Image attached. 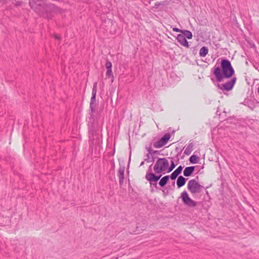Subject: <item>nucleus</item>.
Here are the masks:
<instances>
[{
  "instance_id": "1",
  "label": "nucleus",
  "mask_w": 259,
  "mask_h": 259,
  "mask_svg": "<svg viewBox=\"0 0 259 259\" xmlns=\"http://www.w3.org/2000/svg\"><path fill=\"white\" fill-rule=\"evenodd\" d=\"M213 73L216 77L217 80L221 82L224 78L231 79L226 82L222 84H218L219 88L222 91H231L235 84L237 78L233 75L235 71L231 65L230 61L226 59L221 60V67L214 66L213 67Z\"/></svg>"
},
{
  "instance_id": "2",
  "label": "nucleus",
  "mask_w": 259,
  "mask_h": 259,
  "mask_svg": "<svg viewBox=\"0 0 259 259\" xmlns=\"http://www.w3.org/2000/svg\"><path fill=\"white\" fill-rule=\"evenodd\" d=\"M152 164L149 166L145 176L146 179L149 182L150 186L158 189L157 182L161 177L162 174L167 173L169 162L165 157L158 158L153 166V173L151 170Z\"/></svg>"
},
{
  "instance_id": "3",
  "label": "nucleus",
  "mask_w": 259,
  "mask_h": 259,
  "mask_svg": "<svg viewBox=\"0 0 259 259\" xmlns=\"http://www.w3.org/2000/svg\"><path fill=\"white\" fill-rule=\"evenodd\" d=\"M29 5L41 17L48 19L52 18V12L55 8L54 5L46 4L44 0H30Z\"/></svg>"
},
{
  "instance_id": "4",
  "label": "nucleus",
  "mask_w": 259,
  "mask_h": 259,
  "mask_svg": "<svg viewBox=\"0 0 259 259\" xmlns=\"http://www.w3.org/2000/svg\"><path fill=\"white\" fill-rule=\"evenodd\" d=\"M198 177L197 176L195 179L190 180L188 183V189L192 194L199 193L203 188V187L198 183Z\"/></svg>"
},
{
  "instance_id": "5",
  "label": "nucleus",
  "mask_w": 259,
  "mask_h": 259,
  "mask_svg": "<svg viewBox=\"0 0 259 259\" xmlns=\"http://www.w3.org/2000/svg\"><path fill=\"white\" fill-rule=\"evenodd\" d=\"M181 198L184 204L189 207H194L197 205V203L189 197L186 191L181 193Z\"/></svg>"
},
{
  "instance_id": "6",
  "label": "nucleus",
  "mask_w": 259,
  "mask_h": 259,
  "mask_svg": "<svg viewBox=\"0 0 259 259\" xmlns=\"http://www.w3.org/2000/svg\"><path fill=\"white\" fill-rule=\"evenodd\" d=\"M97 92V82L94 83L93 88L92 90V96L91 99V102L90 104V108L91 110V115L95 112V105L94 103L96 101V94Z\"/></svg>"
},
{
  "instance_id": "7",
  "label": "nucleus",
  "mask_w": 259,
  "mask_h": 259,
  "mask_svg": "<svg viewBox=\"0 0 259 259\" xmlns=\"http://www.w3.org/2000/svg\"><path fill=\"white\" fill-rule=\"evenodd\" d=\"M177 39L182 46L187 48H189L188 42L186 39V37L184 36V35H182V34H178L177 37Z\"/></svg>"
},
{
  "instance_id": "8",
  "label": "nucleus",
  "mask_w": 259,
  "mask_h": 259,
  "mask_svg": "<svg viewBox=\"0 0 259 259\" xmlns=\"http://www.w3.org/2000/svg\"><path fill=\"white\" fill-rule=\"evenodd\" d=\"M124 170L125 167L124 166H120L118 170L117 176L119 178L120 185H122L123 183Z\"/></svg>"
},
{
  "instance_id": "9",
  "label": "nucleus",
  "mask_w": 259,
  "mask_h": 259,
  "mask_svg": "<svg viewBox=\"0 0 259 259\" xmlns=\"http://www.w3.org/2000/svg\"><path fill=\"white\" fill-rule=\"evenodd\" d=\"M183 166L182 165H180L176 170H175L169 176L170 178L172 180H175L178 176L182 172L183 170Z\"/></svg>"
},
{
  "instance_id": "10",
  "label": "nucleus",
  "mask_w": 259,
  "mask_h": 259,
  "mask_svg": "<svg viewBox=\"0 0 259 259\" xmlns=\"http://www.w3.org/2000/svg\"><path fill=\"white\" fill-rule=\"evenodd\" d=\"M105 66L107 69L106 76L108 77H113V75L112 71V63L111 62L107 61L105 64Z\"/></svg>"
},
{
  "instance_id": "11",
  "label": "nucleus",
  "mask_w": 259,
  "mask_h": 259,
  "mask_svg": "<svg viewBox=\"0 0 259 259\" xmlns=\"http://www.w3.org/2000/svg\"><path fill=\"white\" fill-rule=\"evenodd\" d=\"M194 169L195 166H194L186 167L183 171L184 176L185 177L190 176L193 173Z\"/></svg>"
},
{
  "instance_id": "12",
  "label": "nucleus",
  "mask_w": 259,
  "mask_h": 259,
  "mask_svg": "<svg viewBox=\"0 0 259 259\" xmlns=\"http://www.w3.org/2000/svg\"><path fill=\"white\" fill-rule=\"evenodd\" d=\"M187 180V179L185 178L182 176H180L178 177L177 181V185L178 188H181L182 186H184L186 181Z\"/></svg>"
},
{
  "instance_id": "13",
  "label": "nucleus",
  "mask_w": 259,
  "mask_h": 259,
  "mask_svg": "<svg viewBox=\"0 0 259 259\" xmlns=\"http://www.w3.org/2000/svg\"><path fill=\"white\" fill-rule=\"evenodd\" d=\"M170 178L169 176H165L162 177L159 182V185L160 187H164L168 183Z\"/></svg>"
},
{
  "instance_id": "14",
  "label": "nucleus",
  "mask_w": 259,
  "mask_h": 259,
  "mask_svg": "<svg viewBox=\"0 0 259 259\" xmlns=\"http://www.w3.org/2000/svg\"><path fill=\"white\" fill-rule=\"evenodd\" d=\"M194 145L193 143H190L184 151V154L186 155H189L193 150Z\"/></svg>"
},
{
  "instance_id": "15",
  "label": "nucleus",
  "mask_w": 259,
  "mask_h": 259,
  "mask_svg": "<svg viewBox=\"0 0 259 259\" xmlns=\"http://www.w3.org/2000/svg\"><path fill=\"white\" fill-rule=\"evenodd\" d=\"M208 49L206 47H202L199 51V55L200 57H204L208 54Z\"/></svg>"
},
{
  "instance_id": "16",
  "label": "nucleus",
  "mask_w": 259,
  "mask_h": 259,
  "mask_svg": "<svg viewBox=\"0 0 259 259\" xmlns=\"http://www.w3.org/2000/svg\"><path fill=\"white\" fill-rule=\"evenodd\" d=\"M182 35L188 39H191L193 37L192 33L191 31L187 30H183L182 33Z\"/></svg>"
},
{
  "instance_id": "17",
  "label": "nucleus",
  "mask_w": 259,
  "mask_h": 259,
  "mask_svg": "<svg viewBox=\"0 0 259 259\" xmlns=\"http://www.w3.org/2000/svg\"><path fill=\"white\" fill-rule=\"evenodd\" d=\"M165 145V143L160 139L158 141L154 143L153 146L155 148H159L163 147Z\"/></svg>"
},
{
  "instance_id": "18",
  "label": "nucleus",
  "mask_w": 259,
  "mask_h": 259,
  "mask_svg": "<svg viewBox=\"0 0 259 259\" xmlns=\"http://www.w3.org/2000/svg\"><path fill=\"white\" fill-rule=\"evenodd\" d=\"M171 160L170 161V166H168V169L167 170V173H169L176 166V164H175L174 161L172 160V158H170Z\"/></svg>"
},
{
  "instance_id": "19",
  "label": "nucleus",
  "mask_w": 259,
  "mask_h": 259,
  "mask_svg": "<svg viewBox=\"0 0 259 259\" xmlns=\"http://www.w3.org/2000/svg\"><path fill=\"white\" fill-rule=\"evenodd\" d=\"M170 138V134L167 133L164 135L160 139L166 144Z\"/></svg>"
},
{
  "instance_id": "20",
  "label": "nucleus",
  "mask_w": 259,
  "mask_h": 259,
  "mask_svg": "<svg viewBox=\"0 0 259 259\" xmlns=\"http://www.w3.org/2000/svg\"><path fill=\"white\" fill-rule=\"evenodd\" d=\"M199 157L195 155H192L189 158V161L190 163L192 164H195L197 163V160Z\"/></svg>"
},
{
  "instance_id": "21",
  "label": "nucleus",
  "mask_w": 259,
  "mask_h": 259,
  "mask_svg": "<svg viewBox=\"0 0 259 259\" xmlns=\"http://www.w3.org/2000/svg\"><path fill=\"white\" fill-rule=\"evenodd\" d=\"M145 156H146V158L144 159L145 161H146L147 162H154V159L151 158L150 154L147 153Z\"/></svg>"
},
{
  "instance_id": "22",
  "label": "nucleus",
  "mask_w": 259,
  "mask_h": 259,
  "mask_svg": "<svg viewBox=\"0 0 259 259\" xmlns=\"http://www.w3.org/2000/svg\"><path fill=\"white\" fill-rule=\"evenodd\" d=\"M146 149L148 152V154H150V155L152 154V152L153 150L152 149L151 146H150V147H146Z\"/></svg>"
},
{
  "instance_id": "23",
  "label": "nucleus",
  "mask_w": 259,
  "mask_h": 259,
  "mask_svg": "<svg viewBox=\"0 0 259 259\" xmlns=\"http://www.w3.org/2000/svg\"><path fill=\"white\" fill-rule=\"evenodd\" d=\"M172 30H173V31H174L175 32H181V33H182V31L183 30L180 29L177 27L173 28Z\"/></svg>"
},
{
  "instance_id": "24",
  "label": "nucleus",
  "mask_w": 259,
  "mask_h": 259,
  "mask_svg": "<svg viewBox=\"0 0 259 259\" xmlns=\"http://www.w3.org/2000/svg\"><path fill=\"white\" fill-rule=\"evenodd\" d=\"M160 154V151H157V150H153L152 152V154L151 155H158Z\"/></svg>"
},
{
  "instance_id": "25",
  "label": "nucleus",
  "mask_w": 259,
  "mask_h": 259,
  "mask_svg": "<svg viewBox=\"0 0 259 259\" xmlns=\"http://www.w3.org/2000/svg\"><path fill=\"white\" fill-rule=\"evenodd\" d=\"M54 37H55V38L56 39H57L59 40V39H60V37L59 35H57V34H55V35H54Z\"/></svg>"
},
{
  "instance_id": "26",
  "label": "nucleus",
  "mask_w": 259,
  "mask_h": 259,
  "mask_svg": "<svg viewBox=\"0 0 259 259\" xmlns=\"http://www.w3.org/2000/svg\"><path fill=\"white\" fill-rule=\"evenodd\" d=\"M150 156H151V158H153L154 159V161H155V155H150Z\"/></svg>"
},
{
  "instance_id": "27",
  "label": "nucleus",
  "mask_w": 259,
  "mask_h": 259,
  "mask_svg": "<svg viewBox=\"0 0 259 259\" xmlns=\"http://www.w3.org/2000/svg\"><path fill=\"white\" fill-rule=\"evenodd\" d=\"M90 135H92V136H93V132L92 130H90L89 131Z\"/></svg>"
},
{
  "instance_id": "28",
  "label": "nucleus",
  "mask_w": 259,
  "mask_h": 259,
  "mask_svg": "<svg viewBox=\"0 0 259 259\" xmlns=\"http://www.w3.org/2000/svg\"><path fill=\"white\" fill-rule=\"evenodd\" d=\"M144 162H145V161H142V162L141 163V164H140V166H142V165H143L144 164Z\"/></svg>"
}]
</instances>
